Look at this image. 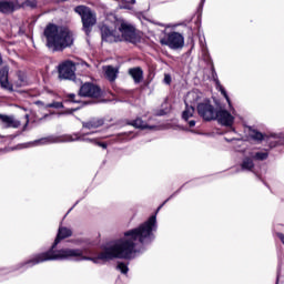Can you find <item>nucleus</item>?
Listing matches in <instances>:
<instances>
[{"mask_svg":"<svg viewBox=\"0 0 284 284\" xmlns=\"http://www.w3.org/2000/svg\"><path fill=\"white\" fill-rule=\"evenodd\" d=\"M153 232H156V215H152L140 226L124 232L122 237L106 246L98 256L88 257L83 256V250L81 248H62L54 251L58 243H61L63 239L72 236V230L60 226L51 250L36 255L27 262V265L32 267L39 265V263H45V261H70V258H75L77 261H92V263L95 264L106 263V261H112V258H132L134 254L141 252V245H145V243H150L154 239Z\"/></svg>","mask_w":284,"mask_h":284,"instance_id":"nucleus-1","label":"nucleus"},{"mask_svg":"<svg viewBox=\"0 0 284 284\" xmlns=\"http://www.w3.org/2000/svg\"><path fill=\"white\" fill-rule=\"evenodd\" d=\"M252 139H254L255 141H263V133L258 132V131H253L251 133Z\"/></svg>","mask_w":284,"mask_h":284,"instance_id":"nucleus-24","label":"nucleus"},{"mask_svg":"<svg viewBox=\"0 0 284 284\" xmlns=\"http://www.w3.org/2000/svg\"><path fill=\"white\" fill-rule=\"evenodd\" d=\"M131 125H133V128H139L140 130H154V126H149L148 123L141 120V118L135 119Z\"/></svg>","mask_w":284,"mask_h":284,"instance_id":"nucleus-19","label":"nucleus"},{"mask_svg":"<svg viewBox=\"0 0 284 284\" xmlns=\"http://www.w3.org/2000/svg\"><path fill=\"white\" fill-rule=\"evenodd\" d=\"M45 108H54L55 110H60L61 108H63V103L62 102H53V103L45 104Z\"/></svg>","mask_w":284,"mask_h":284,"instance_id":"nucleus-25","label":"nucleus"},{"mask_svg":"<svg viewBox=\"0 0 284 284\" xmlns=\"http://www.w3.org/2000/svg\"><path fill=\"white\" fill-rule=\"evenodd\" d=\"M162 45H168L171 50H179L185 44L183 36L179 32H171L160 40Z\"/></svg>","mask_w":284,"mask_h":284,"instance_id":"nucleus-5","label":"nucleus"},{"mask_svg":"<svg viewBox=\"0 0 284 284\" xmlns=\"http://www.w3.org/2000/svg\"><path fill=\"white\" fill-rule=\"evenodd\" d=\"M47 45L59 52L74 44V33L64 26L49 23L43 31Z\"/></svg>","mask_w":284,"mask_h":284,"instance_id":"nucleus-2","label":"nucleus"},{"mask_svg":"<svg viewBox=\"0 0 284 284\" xmlns=\"http://www.w3.org/2000/svg\"><path fill=\"white\" fill-rule=\"evenodd\" d=\"M267 156H270V153H267V151H261V152H256L253 155V159H255V161H265L267 160Z\"/></svg>","mask_w":284,"mask_h":284,"instance_id":"nucleus-23","label":"nucleus"},{"mask_svg":"<svg viewBox=\"0 0 284 284\" xmlns=\"http://www.w3.org/2000/svg\"><path fill=\"white\" fill-rule=\"evenodd\" d=\"M82 65H88V63L83 62Z\"/></svg>","mask_w":284,"mask_h":284,"instance_id":"nucleus-34","label":"nucleus"},{"mask_svg":"<svg viewBox=\"0 0 284 284\" xmlns=\"http://www.w3.org/2000/svg\"><path fill=\"white\" fill-rule=\"evenodd\" d=\"M104 74L109 81H115L116 74H119V70L112 65L103 67Z\"/></svg>","mask_w":284,"mask_h":284,"instance_id":"nucleus-14","label":"nucleus"},{"mask_svg":"<svg viewBox=\"0 0 284 284\" xmlns=\"http://www.w3.org/2000/svg\"><path fill=\"white\" fill-rule=\"evenodd\" d=\"M13 85H16V88H23L28 85V79L26 78V73L21 71L18 72L17 80H14Z\"/></svg>","mask_w":284,"mask_h":284,"instance_id":"nucleus-17","label":"nucleus"},{"mask_svg":"<svg viewBox=\"0 0 284 284\" xmlns=\"http://www.w3.org/2000/svg\"><path fill=\"white\" fill-rule=\"evenodd\" d=\"M79 97H84L88 99H100L103 97V91L101 88L92 82H85L80 87Z\"/></svg>","mask_w":284,"mask_h":284,"instance_id":"nucleus-6","label":"nucleus"},{"mask_svg":"<svg viewBox=\"0 0 284 284\" xmlns=\"http://www.w3.org/2000/svg\"><path fill=\"white\" fill-rule=\"evenodd\" d=\"M160 210H161V206H159L158 211H160Z\"/></svg>","mask_w":284,"mask_h":284,"instance_id":"nucleus-36","label":"nucleus"},{"mask_svg":"<svg viewBox=\"0 0 284 284\" xmlns=\"http://www.w3.org/2000/svg\"><path fill=\"white\" fill-rule=\"evenodd\" d=\"M131 3H132V4L136 3V0H131Z\"/></svg>","mask_w":284,"mask_h":284,"instance_id":"nucleus-33","label":"nucleus"},{"mask_svg":"<svg viewBox=\"0 0 284 284\" xmlns=\"http://www.w3.org/2000/svg\"><path fill=\"white\" fill-rule=\"evenodd\" d=\"M215 119H217L219 123L226 126H230L232 123H234V116L225 110L215 112Z\"/></svg>","mask_w":284,"mask_h":284,"instance_id":"nucleus-11","label":"nucleus"},{"mask_svg":"<svg viewBox=\"0 0 284 284\" xmlns=\"http://www.w3.org/2000/svg\"><path fill=\"white\" fill-rule=\"evenodd\" d=\"M191 116H194V106L186 104V109L182 113V119H184V121H187V119H190Z\"/></svg>","mask_w":284,"mask_h":284,"instance_id":"nucleus-21","label":"nucleus"},{"mask_svg":"<svg viewBox=\"0 0 284 284\" xmlns=\"http://www.w3.org/2000/svg\"><path fill=\"white\" fill-rule=\"evenodd\" d=\"M129 74L134 80V83H141V81H143V70L139 67L130 69Z\"/></svg>","mask_w":284,"mask_h":284,"instance_id":"nucleus-16","label":"nucleus"},{"mask_svg":"<svg viewBox=\"0 0 284 284\" xmlns=\"http://www.w3.org/2000/svg\"><path fill=\"white\" fill-rule=\"evenodd\" d=\"M74 12H77V14L81 17L82 30L87 34V37H90L92 28L97 26V13L85 6L75 7Z\"/></svg>","mask_w":284,"mask_h":284,"instance_id":"nucleus-3","label":"nucleus"},{"mask_svg":"<svg viewBox=\"0 0 284 284\" xmlns=\"http://www.w3.org/2000/svg\"><path fill=\"white\" fill-rule=\"evenodd\" d=\"M0 121L2 128H4L6 130H8L9 128L17 129L21 126V122L14 119V116L12 115L0 114Z\"/></svg>","mask_w":284,"mask_h":284,"instance_id":"nucleus-10","label":"nucleus"},{"mask_svg":"<svg viewBox=\"0 0 284 284\" xmlns=\"http://www.w3.org/2000/svg\"><path fill=\"white\" fill-rule=\"evenodd\" d=\"M102 41H106V43H114L116 41H121V36L116 34L115 31L111 30L108 26L101 27Z\"/></svg>","mask_w":284,"mask_h":284,"instance_id":"nucleus-9","label":"nucleus"},{"mask_svg":"<svg viewBox=\"0 0 284 284\" xmlns=\"http://www.w3.org/2000/svg\"><path fill=\"white\" fill-rule=\"evenodd\" d=\"M118 268L120 270V272H122V274H128L129 272L128 265L125 263H119Z\"/></svg>","mask_w":284,"mask_h":284,"instance_id":"nucleus-26","label":"nucleus"},{"mask_svg":"<svg viewBox=\"0 0 284 284\" xmlns=\"http://www.w3.org/2000/svg\"><path fill=\"white\" fill-rule=\"evenodd\" d=\"M24 6H28L29 8H37V0H26Z\"/></svg>","mask_w":284,"mask_h":284,"instance_id":"nucleus-27","label":"nucleus"},{"mask_svg":"<svg viewBox=\"0 0 284 284\" xmlns=\"http://www.w3.org/2000/svg\"><path fill=\"white\" fill-rule=\"evenodd\" d=\"M197 112L204 121H213V119H216V111L214 110V106L207 102L200 103L197 105Z\"/></svg>","mask_w":284,"mask_h":284,"instance_id":"nucleus-8","label":"nucleus"},{"mask_svg":"<svg viewBox=\"0 0 284 284\" xmlns=\"http://www.w3.org/2000/svg\"><path fill=\"white\" fill-rule=\"evenodd\" d=\"M187 97H194V92L189 93Z\"/></svg>","mask_w":284,"mask_h":284,"instance_id":"nucleus-32","label":"nucleus"},{"mask_svg":"<svg viewBox=\"0 0 284 284\" xmlns=\"http://www.w3.org/2000/svg\"><path fill=\"white\" fill-rule=\"evenodd\" d=\"M220 92L223 94L230 105V97H227V92H225V89H223V87H220Z\"/></svg>","mask_w":284,"mask_h":284,"instance_id":"nucleus-29","label":"nucleus"},{"mask_svg":"<svg viewBox=\"0 0 284 284\" xmlns=\"http://www.w3.org/2000/svg\"><path fill=\"white\" fill-rule=\"evenodd\" d=\"M118 30L120 34H118L121 41H128L129 43H141V34L136 33V29L132 27V24L121 21L118 24Z\"/></svg>","mask_w":284,"mask_h":284,"instance_id":"nucleus-4","label":"nucleus"},{"mask_svg":"<svg viewBox=\"0 0 284 284\" xmlns=\"http://www.w3.org/2000/svg\"><path fill=\"white\" fill-rule=\"evenodd\" d=\"M205 2V0H202V3H204Z\"/></svg>","mask_w":284,"mask_h":284,"instance_id":"nucleus-39","label":"nucleus"},{"mask_svg":"<svg viewBox=\"0 0 284 284\" xmlns=\"http://www.w3.org/2000/svg\"><path fill=\"white\" fill-rule=\"evenodd\" d=\"M189 125H190V128H194V125H196V121L191 120V121L189 122Z\"/></svg>","mask_w":284,"mask_h":284,"instance_id":"nucleus-31","label":"nucleus"},{"mask_svg":"<svg viewBox=\"0 0 284 284\" xmlns=\"http://www.w3.org/2000/svg\"><path fill=\"white\" fill-rule=\"evenodd\" d=\"M242 170H246L247 172H252L254 170V161L252 158H245L241 165Z\"/></svg>","mask_w":284,"mask_h":284,"instance_id":"nucleus-20","label":"nucleus"},{"mask_svg":"<svg viewBox=\"0 0 284 284\" xmlns=\"http://www.w3.org/2000/svg\"><path fill=\"white\" fill-rule=\"evenodd\" d=\"M69 101H71V103H81V100H77V95L74 93L69 94Z\"/></svg>","mask_w":284,"mask_h":284,"instance_id":"nucleus-28","label":"nucleus"},{"mask_svg":"<svg viewBox=\"0 0 284 284\" xmlns=\"http://www.w3.org/2000/svg\"><path fill=\"white\" fill-rule=\"evenodd\" d=\"M14 11V3L8 1H0V12L8 14V12Z\"/></svg>","mask_w":284,"mask_h":284,"instance_id":"nucleus-18","label":"nucleus"},{"mask_svg":"<svg viewBox=\"0 0 284 284\" xmlns=\"http://www.w3.org/2000/svg\"><path fill=\"white\" fill-rule=\"evenodd\" d=\"M8 72H9L8 67H3L0 70V85L4 90H9L10 92H12V84L10 83V81H8Z\"/></svg>","mask_w":284,"mask_h":284,"instance_id":"nucleus-12","label":"nucleus"},{"mask_svg":"<svg viewBox=\"0 0 284 284\" xmlns=\"http://www.w3.org/2000/svg\"><path fill=\"white\" fill-rule=\"evenodd\" d=\"M67 141H88L89 143H95L97 145H99L100 148H103V150L108 149V144L105 143H101V142H95L94 140L91 139H85V138H81L78 134L75 135H69Z\"/></svg>","mask_w":284,"mask_h":284,"instance_id":"nucleus-15","label":"nucleus"},{"mask_svg":"<svg viewBox=\"0 0 284 284\" xmlns=\"http://www.w3.org/2000/svg\"><path fill=\"white\" fill-rule=\"evenodd\" d=\"M160 210H161V206H159L158 211H160Z\"/></svg>","mask_w":284,"mask_h":284,"instance_id":"nucleus-38","label":"nucleus"},{"mask_svg":"<svg viewBox=\"0 0 284 284\" xmlns=\"http://www.w3.org/2000/svg\"><path fill=\"white\" fill-rule=\"evenodd\" d=\"M104 121L101 118H93L87 122H82V128L85 130H97V128H101Z\"/></svg>","mask_w":284,"mask_h":284,"instance_id":"nucleus-13","label":"nucleus"},{"mask_svg":"<svg viewBox=\"0 0 284 284\" xmlns=\"http://www.w3.org/2000/svg\"><path fill=\"white\" fill-rule=\"evenodd\" d=\"M164 83H166V85H170V83H172V77H170V74L164 75Z\"/></svg>","mask_w":284,"mask_h":284,"instance_id":"nucleus-30","label":"nucleus"},{"mask_svg":"<svg viewBox=\"0 0 284 284\" xmlns=\"http://www.w3.org/2000/svg\"><path fill=\"white\" fill-rule=\"evenodd\" d=\"M59 79H65L72 81L74 79V72H77V65L74 62L67 60L58 67Z\"/></svg>","mask_w":284,"mask_h":284,"instance_id":"nucleus-7","label":"nucleus"},{"mask_svg":"<svg viewBox=\"0 0 284 284\" xmlns=\"http://www.w3.org/2000/svg\"><path fill=\"white\" fill-rule=\"evenodd\" d=\"M160 210H161V206H159L158 211H160Z\"/></svg>","mask_w":284,"mask_h":284,"instance_id":"nucleus-37","label":"nucleus"},{"mask_svg":"<svg viewBox=\"0 0 284 284\" xmlns=\"http://www.w3.org/2000/svg\"><path fill=\"white\" fill-rule=\"evenodd\" d=\"M48 143H54V140L52 138H42L31 142V145H48Z\"/></svg>","mask_w":284,"mask_h":284,"instance_id":"nucleus-22","label":"nucleus"},{"mask_svg":"<svg viewBox=\"0 0 284 284\" xmlns=\"http://www.w3.org/2000/svg\"><path fill=\"white\" fill-rule=\"evenodd\" d=\"M2 61H1V57H0V65H1Z\"/></svg>","mask_w":284,"mask_h":284,"instance_id":"nucleus-35","label":"nucleus"}]
</instances>
